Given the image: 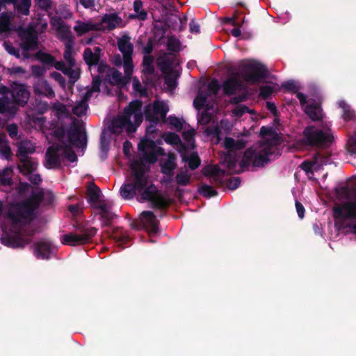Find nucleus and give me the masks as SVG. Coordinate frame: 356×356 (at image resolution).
Instances as JSON below:
<instances>
[{"mask_svg":"<svg viewBox=\"0 0 356 356\" xmlns=\"http://www.w3.org/2000/svg\"><path fill=\"white\" fill-rule=\"evenodd\" d=\"M101 194L100 188L97 186L94 183L92 184L87 189V200L92 205V207L95 208V206L98 205L97 204Z\"/></svg>","mask_w":356,"mask_h":356,"instance_id":"c85d7f7f","label":"nucleus"},{"mask_svg":"<svg viewBox=\"0 0 356 356\" xmlns=\"http://www.w3.org/2000/svg\"><path fill=\"white\" fill-rule=\"evenodd\" d=\"M162 74H164V83L170 90H175L177 86V79L179 76V72L176 68H159Z\"/></svg>","mask_w":356,"mask_h":356,"instance_id":"f3484780","label":"nucleus"},{"mask_svg":"<svg viewBox=\"0 0 356 356\" xmlns=\"http://www.w3.org/2000/svg\"><path fill=\"white\" fill-rule=\"evenodd\" d=\"M333 217L340 220H356V191L352 195L350 200L344 202L332 208ZM352 232L356 234V223L348 225Z\"/></svg>","mask_w":356,"mask_h":356,"instance_id":"39448f33","label":"nucleus"},{"mask_svg":"<svg viewBox=\"0 0 356 356\" xmlns=\"http://www.w3.org/2000/svg\"><path fill=\"white\" fill-rule=\"evenodd\" d=\"M31 6V0H16L14 5L15 12L18 16L30 14V8Z\"/></svg>","mask_w":356,"mask_h":356,"instance_id":"f704fd0d","label":"nucleus"},{"mask_svg":"<svg viewBox=\"0 0 356 356\" xmlns=\"http://www.w3.org/2000/svg\"><path fill=\"white\" fill-rule=\"evenodd\" d=\"M34 92L35 95H42L49 98L55 97L54 91L46 80L40 81L34 86Z\"/></svg>","mask_w":356,"mask_h":356,"instance_id":"5701e85b","label":"nucleus"},{"mask_svg":"<svg viewBox=\"0 0 356 356\" xmlns=\"http://www.w3.org/2000/svg\"><path fill=\"white\" fill-rule=\"evenodd\" d=\"M108 70L107 76L112 85L119 87H124L127 85V81H124L127 78H124L122 73L117 68H108Z\"/></svg>","mask_w":356,"mask_h":356,"instance_id":"393cba45","label":"nucleus"},{"mask_svg":"<svg viewBox=\"0 0 356 356\" xmlns=\"http://www.w3.org/2000/svg\"><path fill=\"white\" fill-rule=\"evenodd\" d=\"M282 88L292 93L297 92L300 89V86L293 80L284 82L282 84Z\"/></svg>","mask_w":356,"mask_h":356,"instance_id":"680f3d73","label":"nucleus"},{"mask_svg":"<svg viewBox=\"0 0 356 356\" xmlns=\"http://www.w3.org/2000/svg\"><path fill=\"white\" fill-rule=\"evenodd\" d=\"M106 234L121 245L127 244L130 241L127 232L121 227H115L111 232L106 231Z\"/></svg>","mask_w":356,"mask_h":356,"instance_id":"412c9836","label":"nucleus"},{"mask_svg":"<svg viewBox=\"0 0 356 356\" xmlns=\"http://www.w3.org/2000/svg\"><path fill=\"white\" fill-rule=\"evenodd\" d=\"M243 76L246 83L256 84L263 82L268 78V68H245Z\"/></svg>","mask_w":356,"mask_h":356,"instance_id":"ddd939ff","label":"nucleus"},{"mask_svg":"<svg viewBox=\"0 0 356 356\" xmlns=\"http://www.w3.org/2000/svg\"><path fill=\"white\" fill-rule=\"evenodd\" d=\"M159 147L156 146L154 140L150 138L143 139L138 145V150L144 152L145 151L155 150Z\"/></svg>","mask_w":356,"mask_h":356,"instance_id":"49530a36","label":"nucleus"},{"mask_svg":"<svg viewBox=\"0 0 356 356\" xmlns=\"http://www.w3.org/2000/svg\"><path fill=\"white\" fill-rule=\"evenodd\" d=\"M142 102L139 100L132 101L129 105L124 108V116H129L130 118L135 113L141 112Z\"/></svg>","mask_w":356,"mask_h":356,"instance_id":"37998d69","label":"nucleus"},{"mask_svg":"<svg viewBox=\"0 0 356 356\" xmlns=\"http://www.w3.org/2000/svg\"><path fill=\"white\" fill-rule=\"evenodd\" d=\"M35 147L29 142H23L18 147L17 156L19 158H27L29 157V154H32L35 152Z\"/></svg>","mask_w":356,"mask_h":356,"instance_id":"e433bc0d","label":"nucleus"},{"mask_svg":"<svg viewBox=\"0 0 356 356\" xmlns=\"http://www.w3.org/2000/svg\"><path fill=\"white\" fill-rule=\"evenodd\" d=\"M62 156L60 143L52 145L48 147L45 154V167L49 169L60 168L62 165Z\"/></svg>","mask_w":356,"mask_h":356,"instance_id":"6e6552de","label":"nucleus"},{"mask_svg":"<svg viewBox=\"0 0 356 356\" xmlns=\"http://www.w3.org/2000/svg\"><path fill=\"white\" fill-rule=\"evenodd\" d=\"M272 147L266 145L259 149H253L250 147L247 149L243 155L240 161V173L245 170H248L250 165L254 168H263L270 162V156L273 155Z\"/></svg>","mask_w":356,"mask_h":356,"instance_id":"f03ea898","label":"nucleus"},{"mask_svg":"<svg viewBox=\"0 0 356 356\" xmlns=\"http://www.w3.org/2000/svg\"><path fill=\"white\" fill-rule=\"evenodd\" d=\"M191 175L187 170H181L175 177V181L179 186H186L190 184Z\"/></svg>","mask_w":356,"mask_h":356,"instance_id":"8fccbe9b","label":"nucleus"},{"mask_svg":"<svg viewBox=\"0 0 356 356\" xmlns=\"http://www.w3.org/2000/svg\"><path fill=\"white\" fill-rule=\"evenodd\" d=\"M118 46L123 55L124 67H133L134 46L131 42V38L127 35L122 36L118 40Z\"/></svg>","mask_w":356,"mask_h":356,"instance_id":"9b49d317","label":"nucleus"},{"mask_svg":"<svg viewBox=\"0 0 356 356\" xmlns=\"http://www.w3.org/2000/svg\"><path fill=\"white\" fill-rule=\"evenodd\" d=\"M198 193L206 198H210L218 195V192L213 189L211 186L202 184L198 186Z\"/></svg>","mask_w":356,"mask_h":356,"instance_id":"de8ad7c7","label":"nucleus"},{"mask_svg":"<svg viewBox=\"0 0 356 356\" xmlns=\"http://www.w3.org/2000/svg\"><path fill=\"white\" fill-rule=\"evenodd\" d=\"M140 222L144 228L152 233L159 230V221L153 211H144L140 215Z\"/></svg>","mask_w":356,"mask_h":356,"instance_id":"4468645a","label":"nucleus"},{"mask_svg":"<svg viewBox=\"0 0 356 356\" xmlns=\"http://www.w3.org/2000/svg\"><path fill=\"white\" fill-rule=\"evenodd\" d=\"M318 165L317 161H316L313 156L311 161H304L301 163L300 167L305 172L309 173L319 170V165Z\"/></svg>","mask_w":356,"mask_h":356,"instance_id":"3c124183","label":"nucleus"},{"mask_svg":"<svg viewBox=\"0 0 356 356\" xmlns=\"http://www.w3.org/2000/svg\"><path fill=\"white\" fill-rule=\"evenodd\" d=\"M183 160L188 161V167L191 170H196L201 163V160L196 152H193L188 158L183 157Z\"/></svg>","mask_w":356,"mask_h":356,"instance_id":"603ef678","label":"nucleus"},{"mask_svg":"<svg viewBox=\"0 0 356 356\" xmlns=\"http://www.w3.org/2000/svg\"><path fill=\"white\" fill-rule=\"evenodd\" d=\"M121 24L122 19L116 13H109L105 14L97 25L101 28L99 31H111L119 27Z\"/></svg>","mask_w":356,"mask_h":356,"instance_id":"2eb2a0df","label":"nucleus"},{"mask_svg":"<svg viewBox=\"0 0 356 356\" xmlns=\"http://www.w3.org/2000/svg\"><path fill=\"white\" fill-rule=\"evenodd\" d=\"M74 44H69L64 45L65 51L63 54L64 58L66 63L69 65V67H73L76 65V61L74 57Z\"/></svg>","mask_w":356,"mask_h":356,"instance_id":"a18cd8bd","label":"nucleus"},{"mask_svg":"<svg viewBox=\"0 0 356 356\" xmlns=\"http://www.w3.org/2000/svg\"><path fill=\"white\" fill-rule=\"evenodd\" d=\"M225 162L229 170L233 171L236 166L237 159L235 156H232L231 155H227L225 159Z\"/></svg>","mask_w":356,"mask_h":356,"instance_id":"338daca9","label":"nucleus"},{"mask_svg":"<svg viewBox=\"0 0 356 356\" xmlns=\"http://www.w3.org/2000/svg\"><path fill=\"white\" fill-rule=\"evenodd\" d=\"M314 159L317 161V163L318 164V165H319V170L322 166L332 163L331 153L329 152H316L314 155Z\"/></svg>","mask_w":356,"mask_h":356,"instance_id":"79ce46f5","label":"nucleus"},{"mask_svg":"<svg viewBox=\"0 0 356 356\" xmlns=\"http://www.w3.org/2000/svg\"><path fill=\"white\" fill-rule=\"evenodd\" d=\"M43 198V191H39L38 192H33L30 198L23 202L24 204H27L28 207L33 209V213H34V211L40 207Z\"/></svg>","mask_w":356,"mask_h":356,"instance_id":"c756f323","label":"nucleus"},{"mask_svg":"<svg viewBox=\"0 0 356 356\" xmlns=\"http://www.w3.org/2000/svg\"><path fill=\"white\" fill-rule=\"evenodd\" d=\"M56 36L64 43V45L74 44V38L67 25L56 31Z\"/></svg>","mask_w":356,"mask_h":356,"instance_id":"2f4dec72","label":"nucleus"},{"mask_svg":"<svg viewBox=\"0 0 356 356\" xmlns=\"http://www.w3.org/2000/svg\"><path fill=\"white\" fill-rule=\"evenodd\" d=\"M4 244L11 248H24L30 243V240L24 238L20 236H13L3 238Z\"/></svg>","mask_w":356,"mask_h":356,"instance_id":"cd10ccee","label":"nucleus"},{"mask_svg":"<svg viewBox=\"0 0 356 356\" xmlns=\"http://www.w3.org/2000/svg\"><path fill=\"white\" fill-rule=\"evenodd\" d=\"M346 149L350 154H356V131L349 138L346 144Z\"/></svg>","mask_w":356,"mask_h":356,"instance_id":"0e129e2a","label":"nucleus"},{"mask_svg":"<svg viewBox=\"0 0 356 356\" xmlns=\"http://www.w3.org/2000/svg\"><path fill=\"white\" fill-rule=\"evenodd\" d=\"M207 98L208 95L206 94L202 95L200 92H199L193 101L194 107L198 111L204 108L206 106Z\"/></svg>","mask_w":356,"mask_h":356,"instance_id":"5fc2aeb1","label":"nucleus"},{"mask_svg":"<svg viewBox=\"0 0 356 356\" xmlns=\"http://www.w3.org/2000/svg\"><path fill=\"white\" fill-rule=\"evenodd\" d=\"M241 86V82L236 77H230L222 83L223 91L228 96L234 95Z\"/></svg>","mask_w":356,"mask_h":356,"instance_id":"b1692460","label":"nucleus"},{"mask_svg":"<svg viewBox=\"0 0 356 356\" xmlns=\"http://www.w3.org/2000/svg\"><path fill=\"white\" fill-rule=\"evenodd\" d=\"M221 88V86L219 81L216 79H213L211 82L208 84L207 92L206 93L208 97L211 95H216Z\"/></svg>","mask_w":356,"mask_h":356,"instance_id":"6e6d98bb","label":"nucleus"},{"mask_svg":"<svg viewBox=\"0 0 356 356\" xmlns=\"http://www.w3.org/2000/svg\"><path fill=\"white\" fill-rule=\"evenodd\" d=\"M126 116H119L117 118L113 120L111 122L110 126L108 127L110 131L116 134H120L122 133L124 127Z\"/></svg>","mask_w":356,"mask_h":356,"instance_id":"a19ab883","label":"nucleus"},{"mask_svg":"<svg viewBox=\"0 0 356 356\" xmlns=\"http://www.w3.org/2000/svg\"><path fill=\"white\" fill-rule=\"evenodd\" d=\"M88 105L83 101L77 104L72 109L73 113L78 117L85 115Z\"/></svg>","mask_w":356,"mask_h":356,"instance_id":"e2e57ef3","label":"nucleus"},{"mask_svg":"<svg viewBox=\"0 0 356 356\" xmlns=\"http://www.w3.org/2000/svg\"><path fill=\"white\" fill-rule=\"evenodd\" d=\"M99 25L97 23H95L91 20L87 22H81L77 20L76 25L74 26V30L78 36H81L90 31H97L100 29Z\"/></svg>","mask_w":356,"mask_h":356,"instance_id":"6ab92c4d","label":"nucleus"},{"mask_svg":"<svg viewBox=\"0 0 356 356\" xmlns=\"http://www.w3.org/2000/svg\"><path fill=\"white\" fill-rule=\"evenodd\" d=\"M134 8L139 19H145L146 18L147 13L143 9V3L140 0H136L134 2Z\"/></svg>","mask_w":356,"mask_h":356,"instance_id":"bf43d9fd","label":"nucleus"},{"mask_svg":"<svg viewBox=\"0 0 356 356\" xmlns=\"http://www.w3.org/2000/svg\"><path fill=\"white\" fill-rule=\"evenodd\" d=\"M56 70H61L62 72L66 75L68 80V87L70 89H73L74 83L79 79L81 76V68H56Z\"/></svg>","mask_w":356,"mask_h":356,"instance_id":"bb28decb","label":"nucleus"},{"mask_svg":"<svg viewBox=\"0 0 356 356\" xmlns=\"http://www.w3.org/2000/svg\"><path fill=\"white\" fill-rule=\"evenodd\" d=\"M177 156L175 153L169 152L168 159L163 162L160 163L161 172L162 174L169 177V181L171 177L174 175V170L177 168L176 163Z\"/></svg>","mask_w":356,"mask_h":356,"instance_id":"a211bd4d","label":"nucleus"},{"mask_svg":"<svg viewBox=\"0 0 356 356\" xmlns=\"http://www.w3.org/2000/svg\"><path fill=\"white\" fill-rule=\"evenodd\" d=\"M275 92V87L272 86H261L259 88V97L266 99Z\"/></svg>","mask_w":356,"mask_h":356,"instance_id":"13d9d810","label":"nucleus"},{"mask_svg":"<svg viewBox=\"0 0 356 356\" xmlns=\"http://www.w3.org/2000/svg\"><path fill=\"white\" fill-rule=\"evenodd\" d=\"M145 117L147 121H149L151 123L158 124L159 119L154 111L152 110H146L145 112Z\"/></svg>","mask_w":356,"mask_h":356,"instance_id":"69168bd1","label":"nucleus"},{"mask_svg":"<svg viewBox=\"0 0 356 356\" xmlns=\"http://www.w3.org/2000/svg\"><path fill=\"white\" fill-rule=\"evenodd\" d=\"M10 99L9 97V89L4 86H0V113H5L8 111Z\"/></svg>","mask_w":356,"mask_h":356,"instance_id":"7c9ffc66","label":"nucleus"},{"mask_svg":"<svg viewBox=\"0 0 356 356\" xmlns=\"http://www.w3.org/2000/svg\"><path fill=\"white\" fill-rule=\"evenodd\" d=\"M132 180L124 184L120 188V195L125 200H131L147 184V177L142 161H135L131 164Z\"/></svg>","mask_w":356,"mask_h":356,"instance_id":"f257e3e1","label":"nucleus"},{"mask_svg":"<svg viewBox=\"0 0 356 356\" xmlns=\"http://www.w3.org/2000/svg\"><path fill=\"white\" fill-rule=\"evenodd\" d=\"M35 58L37 60H38L43 64H46L51 66L54 65V67H63V63H61L60 64V63H56L55 59L51 55L43 51H39L38 53H37L35 55Z\"/></svg>","mask_w":356,"mask_h":356,"instance_id":"58836bf2","label":"nucleus"},{"mask_svg":"<svg viewBox=\"0 0 356 356\" xmlns=\"http://www.w3.org/2000/svg\"><path fill=\"white\" fill-rule=\"evenodd\" d=\"M338 105L339 107L342 108L343 110L342 118L343 119V120L346 122L356 120L355 111L345 101H339L338 102Z\"/></svg>","mask_w":356,"mask_h":356,"instance_id":"72a5a7b5","label":"nucleus"},{"mask_svg":"<svg viewBox=\"0 0 356 356\" xmlns=\"http://www.w3.org/2000/svg\"><path fill=\"white\" fill-rule=\"evenodd\" d=\"M152 108L158 117H159V115H160L161 118H163V119L165 118L166 114L168 112V108L163 102H154L153 104Z\"/></svg>","mask_w":356,"mask_h":356,"instance_id":"864d4df0","label":"nucleus"},{"mask_svg":"<svg viewBox=\"0 0 356 356\" xmlns=\"http://www.w3.org/2000/svg\"><path fill=\"white\" fill-rule=\"evenodd\" d=\"M95 208L99 209V215L102 227H111L113 219L118 218V216L111 210V207L106 204H99Z\"/></svg>","mask_w":356,"mask_h":356,"instance_id":"dca6fc26","label":"nucleus"},{"mask_svg":"<svg viewBox=\"0 0 356 356\" xmlns=\"http://www.w3.org/2000/svg\"><path fill=\"white\" fill-rule=\"evenodd\" d=\"M21 165H19V169L23 175H29L35 171L38 166V163L34 161L31 157L19 158Z\"/></svg>","mask_w":356,"mask_h":356,"instance_id":"a878e982","label":"nucleus"},{"mask_svg":"<svg viewBox=\"0 0 356 356\" xmlns=\"http://www.w3.org/2000/svg\"><path fill=\"white\" fill-rule=\"evenodd\" d=\"M163 138L167 143L170 145H178L181 142L179 136L173 132L166 133Z\"/></svg>","mask_w":356,"mask_h":356,"instance_id":"052dcab7","label":"nucleus"},{"mask_svg":"<svg viewBox=\"0 0 356 356\" xmlns=\"http://www.w3.org/2000/svg\"><path fill=\"white\" fill-rule=\"evenodd\" d=\"M68 142L72 146L83 148L86 146L87 136L86 131H82L81 127L74 124L67 131Z\"/></svg>","mask_w":356,"mask_h":356,"instance_id":"f8f14e48","label":"nucleus"},{"mask_svg":"<svg viewBox=\"0 0 356 356\" xmlns=\"http://www.w3.org/2000/svg\"><path fill=\"white\" fill-rule=\"evenodd\" d=\"M35 216L33 209H29L27 204L22 202L9 210L8 218L13 225L26 224L31 222Z\"/></svg>","mask_w":356,"mask_h":356,"instance_id":"0eeeda50","label":"nucleus"},{"mask_svg":"<svg viewBox=\"0 0 356 356\" xmlns=\"http://www.w3.org/2000/svg\"><path fill=\"white\" fill-rule=\"evenodd\" d=\"M202 173L203 175L208 177L209 179L215 177L216 175H225V171L223 170H221L219 167L216 165L213 166H207L202 169Z\"/></svg>","mask_w":356,"mask_h":356,"instance_id":"09e8293b","label":"nucleus"},{"mask_svg":"<svg viewBox=\"0 0 356 356\" xmlns=\"http://www.w3.org/2000/svg\"><path fill=\"white\" fill-rule=\"evenodd\" d=\"M11 95L13 102L19 106H25L30 97V92L24 84L14 82L9 95Z\"/></svg>","mask_w":356,"mask_h":356,"instance_id":"1a4fd4ad","label":"nucleus"},{"mask_svg":"<svg viewBox=\"0 0 356 356\" xmlns=\"http://www.w3.org/2000/svg\"><path fill=\"white\" fill-rule=\"evenodd\" d=\"M60 145L63 156L65 157L71 163L76 161L77 156L70 145L64 141H62Z\"/></svg>","mask_w":356,"mask_h":356,"instance_id":"ea45409f","label":"nucleus"},{"mask_svg":"<svg viewBox=\"0 0 356 356\" xmlns=\"http://www.w3.org/2000/svg\"><path fill=\"white\" fill-rule=\"evenodd\" d=\"M143 153V159L149 163H155L158 160V156H164L165 150L163 147H158L155 150L145 151Z\"/></svg>","mask_w":356,"mask_h":356,"instance_id":"4c0bfd02","label":"nucleus"},{"mask_svg":"<svg viewBox=\"0 0 356 356\" xmlns=\"http://www.w3.org/2000/svg\"><path fill=\"white\" fill-rule=\"evenodd\" d=\"M37 37L33 34L27 33H26V35L22 38L21 46L24 51L35 49L37 47Z\"/></svg>","mask_w":356,"mask_h":356,"instance_id":"c9c22d12","label":"nucleus"},{"mask_svg":"<svg viewBox=\"0 0 356 356\" xmlns=\"http://www.w3.org/2000/svg\"><path fill=\"white\" fill-rule=\"evenodd\" d=\"M140 193V198L143 200L150 202V207L154 209H165L169 207V202L162 195L159 193V191L154 184H151L144 187Z\"/></svg>","mask_w":356,"mask_h":356,"instance_id":"423d86ee","label":"nucleus"},{"mask_svg":"<svg viewBox=\"0 0 356 356\" xmlns=\"http://www.w3.org/2000/svg\"><path fill=\"white\" fill-rule=\"evenodd\" d=\"M334 140L330 129L323 131L321 128L308 126L303 131L302 142L305 145L317 147L327 148Z\"/></svg>","mask_w":356,"mask_h":356,"instance_id":"7ed1b4c3","label":"nucleus"},{"mask_svg":"<svg viewBox=\"0 0 356 356\" xmlns=\"http://www.w3.org/2000/svg\"><path fill=\"white\" fill-rule=\"evenodd\" d=\"M14 17L12 12H3L0 15V32H3L5 34L11 30L10 22Z\"/></svg>","mask_w":356,"mask_h":356,"instance_id":"473e14b6","label":"nucleus"},{"mask_svg":"<svg viewBox=\"0 0 356 356\" xmlns=\"http://www.w3.org/2000/svg\"><path fill=\"white\" fill-rule=\"evenodd\" d=\"M132 83H133V89L135 92L139 93V95L141 97H147V89L142 86L140 81L136 76H134L133 78Z\"/></svg>","mask_w":356,"mask_h":356,"instance_id":"4d7b16f0","label":"nucleus"},{"mask_svg":"<svg viewBox=\"0 0 356 356\" xmlns=\"http://www.w3.org/2000/svg\"><path fill=\"white\" fill-rule=\"evenodd\" d=\"M54 250L52 242L46 238L38 241L33 245V253L38 259H49Z\"/></svg>","mask_w":356,"mask_h":356,"instance_id":"9d476101","label":"nucleus"},{"mask_svg":"<svg viewBox=\"0 0 356 356\" xmlns=\"http://www.w3.org/2000/svg\"><path fill=\"white\" fill-rule=\"evenodd\" d=\"M51 77L60 85V86L65 89L66 87L65 78L60 73L54 72L51 74Z\"/></svg>","mask_w":356,"mask_h":356,"instance_id":"774afa93","label":"nucleus"},{"mask_svg":"<svg viewBox=\"0 0 356 356\" xmlns=\"http://www.w3.org/2000/svg\"><path fill=\"white\" fill-rule=\"evenodd\" d=\"M305 113L314 121H318L322 118V108L319 103L314 101L309 102L305 108Z\"/></svg>","mask_w":356,"mask_h":356,"instance_id":"4be33fe9","label":"nucleus"},{"mask_svg":"<svg viewBox=\"0 0 356 356\" xmlns=\"http://www.w3.org/2000/svg\"><path fill=\"white\" fill-rule=\"evenodd\" d=\"M74 232L64 234L61 238L63 245L77 246L90 243L97 234V229L83 223L76 222L74 225Z\"/></svg>","mask_w":356,"mask_h":356,"instance_id":"20e7f679","label":"nucleus"},{"mask_svg":"<svg viewBox=\"0 0 356 356\" xmlns=\"http://www.w3.org/2000/svg\"><path fill=\"white\" fill-rule=\"evenodd\" d=\"M259 134L261 138H268L272 140H277L279 136L273 127L262 126L260 128Z\"/></svg>","mask_w":356,"mask_h":356,"instance_id":"c03bdc74","label":"nucleus"},{"mask_svg":"<svg viewBox=\"0 0 356 356\" xmlns=\"http://www.w3.org/2000/svg\"><path fill=\"white\" fill-rule=\"evenodd\" d=\"M100 52L101 49L99 47H95L93 50L86 48L83 52V58L86 63L89 67L97 65L100 60Z\"/></svg>","mask_w":356,"mask_h":356,"instance_id":"aec40b11","label":"nucleus"}]
</instances>
